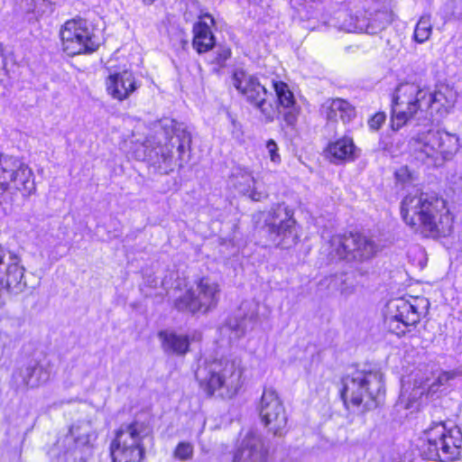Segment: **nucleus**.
Returning <instances> with one entry per match:
<instances>
[{"label": "nucleus", "instance_id": "f257e3e1", "mask_svg": "<svg viewBox=\"0 0 462 462\" xmlns=\"http://www.w3.org/2000/svg\"><path fill=\"white\" fill-rule=\"evenodd\" d=\"M401 216L407 226L427 237L446 236L452 229L453 217L446 200L422 192L403 198Z\"/></svg>", "mask_w": 462, "mask_h": 462}, {"label": "nucleus", "instance_id": "f03ea898", "mask_svg": "<svg viewBox=\"0 0 462 462\" xmlns=\"http://www.w3.org/2000/svg\"><path fill=\"white\" fill-rule=\"evenodd\" d=\"M339 393L347 410L374 409L384 394L383 375L379 371H355L341 379Z\"/></svg>", "mask_w": 462, "mask_h": 462}, {"label": "nucleus", "instance_id": "7ed1b4c3", "mask_svg": "<svg viewBox=\"0 0 462 462\" xmlns=\"http://www.w3.org/2000/svg\"><path fill=\"white\" fill-rule=\"evenodd\" d=\"M221 293L218 282L211 277H202L194 285L185 278L175 281V309L191 314H205L216 308Z\"/></svg>", "mask_w": 462, "mask_h": 462}, {"label": "nucleus", "instance_id": "20e7f679", "mask_svg": "<svg viewBox=\"0 0 462 462\" xmlns=\"http://www.w3.org/2000/svg\"><path fill=\"white\" fill-rule=\"evenodd\" d=\"M427 87L412 82L399 84L392 97L391 125L399 130L412 119L427 118Z\"/></svg>", "mask_w": 462, "mask_h": 462}, {"label": "nucleus", "instance_id": "39448f33", "mask_svg": "<svg viewBox=\"0 0 462 462\" xmlns=\"http://www.w3.org/2000/svg\"><path fill=\"white\" fill-rule=\"evenodd\" d=\"M420 441V452L425 458L454 461L462 449V431L458 427L448 429L445 423L435 422L424 430Z\"/></svg>", "mask_w": 462, "mask_h": 462}, {"label": "nucleus", "instance_id": "423d86ee", "mask_svg": "<svg viewBox=\"0 0 462 462\" xmlns=\"http://www.w3.org/2000/svg\"><path fill=\"white\" fill-rule=\"evenodd\" d=\"M150 432L149 427L141 421L122 425L110 444L112 462H143V440Z\"/></svg>", "mask_w": 462, "mask_h": 462}, {"label": "nucleus", "instance_id": "0eeeda50", "mask_svg": "<svg viewBox=\"0 0 462 462\" xmlns=\"http://www.w3.org/2000/svg\"><path fill=\"white\" fill-rule=\"evenodd\" d=\"M412 145L416 157L429 164H437L450 159L460 148L459 139L456 134L439 129L419 134Z\"/></svg>", "mask_w": 462, "mask_h": 462}, {"label": "nucleus", "instance_id": "6e6552de", "mask_svg": "<svg viewBox=\"0 0 462 462\" xmlns=\"http://www.w3.org/2000/svg\"><path fill=\"white\" fill-rule=\"evenodd\" d=\"M430 307L424 297L399 298L387 304L385 323L392 333L402 336L409 327L415 326Z\"/></svg>", "mask_w": 462, "mask_h": 462}, {"label": "nucleus", "instance_id": "1a4fd4ad", "mask_svg": "<svg viewBox=\"0 0 462 462\" xmlns=\"http://www.w3.org/2000/svg\"><path fill=\"white\" fill-rule=\"evenodd\" d=\"M0 190L28 197L36 190L32 169L20 158L0 154Z\"/></svg>", "mask_w": 462, "mask_h": 462}, {"label": "nucleus", "instance_id": "9d476101", "mask_svg": "<svg viewBox=\"0 0 462 462\" xmlns=\"http://www.w3.org/2000/svg\"><path fill=\"white\" fill-rule=\"evenodd\" d=\"M243 368L238 358L221 360L212 365L208 377L200 378V372L197 374L201 385H205L211 394L219 390L228 398L235 396L242 387Z\"/></svg>", "mask_w": 462, "mask_h": 462}, {"label": "nucleus", "instance_id": "9b49d317", "mask_svg": "<svg viewBox=\"0 0 462 462\" xmlns=\"http://www.w3.org/2000/svg\"><path fill=\"white\" fill-rule=\"evenodd\" d=\"M60 34L62 49L69 56L91 53L99 46L88 22L81 18L67 21L61 27Z\"/></svg>", "mask_w": 462, "mask_h": 462}, {"label": "nucleus", "instance_id": "f8f14e48", "mask_svg": "<svg viewBox=\"0 0 462 462\" xmlns=\"http://www.w3.org/2000/svg\"><path fill=\"white\" fill-rule=\"evenodd\" d=\"M232 84L248 102L260 109L266 122L273 120L275 110L266 103L267 90L257 78L244 70H236L232 77Z\"/></svg>", "mask_w": 462, "mask_h": 462}, {"label": "nucleus", "instance_id": "ddd939ff", "mask_svg": "<svg viewBox=\"0 0 462 462\" xmlns=\"http://www.w3.org/2000/svg\"><path fill=\"white\" fill-rule=\"evenodd\" d=\"M332 245L336 246L335 251L338 257L359 262L372 259L377 252L374 242L358 233L334 236Z\"/></svg>", "mask_w": 462, "mask_h": 462}, {"label": "nucleus", "instance_id": "4468645a", "mask_svg": "<svg viewBox=\"0 0 462 462\" xmlns=\"http://www.w3.org/2000/svg\"><path fill=\"white\" fill-rule=\"evenodd\" d=\"M269 449L256 430H242L232 451V462H267Z\"/></svg>", "mask_w": 462, "mask_h": 462}, {"label": "nucleus", "instance_id": "2eb2a0df", "mask_svg": "<svg viewBox=\"0 0 462 462\" xmlns=\"http://www.w3.org/2000/svg\"><path fill=\"white\" fill-rule=\"evenodd\" d=\"M259 411L263 422L269 430L274 435H282L287 425V418L282 403L273 389L263 390Z\"/></svg>", "mask_w": 462, "mask_h": 462}, {"label": "nucleus", "instance_id": "dca6fc26", "mask_svg": "<svg viewBox=\"0 0 462 462\" xmlns=\"http://www.w3.org/2000/svg\"><path fill=\"white\" fill-rule=\"evenodd\" d=\"M295 223L293 211L284 204L273 207L265 219L268 232L277 245L292 235Z\"/></svg>", "mask_w": 462, "mask_h": 462}, {"label": "nucleus", "instance_id": "f3484780", "mask_svg": "<svg viewBox=\"0 0 462 462\" xmlns=\"http://www.w3.org/2000/svg\"><path fill=\"white\" fill-rule=\"evenodd\" d=\"M232 187L253 201H262L269 196L268 190L259 183L248 168L236 167L230 177Z\"/></svg>", "mask_w": 462, "mask_h": 462}, {"label": "nucleus", "instance_id": "a211bd4d", "mask_svg": "<svg viewBox=\"0 0 462 462\" xmlns=\"http://www.w3.org/2000/svg\"><path fill=\"white\" fill-rule=\"evenodd\" d=\"M5 254L0 249V291L7 290L12 293H19L24 288L23 283L24 269L20 265V259L11 254L7 261L4 260Z\"/></svg>", "mask_w": 462, "mask_h": 462}, {"label": "nucleus", "instance_id": "6ab92c4d", "mask_svg": "<svg viewBox=\"0 0 462 462\" xmlns=\"http://www.w3.org/2000/svg\"><path fill=\"white\" fill-rule=\"evenodd\" d=\"M428 116L448 115L457 101V93L448 87L432 90L427 87Z\"/></svg>", "mask_w": 462, "mask_h": 462}, {"label": "nucleus", "instance_id": "aec40b11", "mask_svg": "<svg viewBox=\"0 0 462 462\" xmlns=\"http://www.w3.org/2000/svg\"><path fill=\"white\" fill-rule=\"evenodd\" d=\"M106 86L107 93L119 101L128 98L138 88L133 73L128 70L110 74Z\"/></svg>", "mask_w": 462, "mask_h": 462}, {"label": "nucleus", "instance_id": "412c9836", "mask_svg": "<svg viewBox=\"0 0 462 462\" xmlns=\"http://www.w3.org/2000/svg\"><path fill=\"white\" fill-rule=\"evenodd\" d=\"M17 375L26 387L37 388L49 381L51 376L50 365L31 360L19 370Z\"/></svg>", "mask_w": 462, "mask_h": 462}, {"label": "nucleus", "instance_id": "4be33fe9", "mask_svg": "<svg viewBox=\"0 0 462 462\" xmlns=\"http://www.w3.org/2000/svg\"><path fill=\"white\" fill-rule=\"evenodd\" d=\"M213 24V17L205 14L199 16V21L194 25L193 47L198 52H206L214 46L215 39L211 32Z\"/></svg>", "mask_w": 462, "mask_h": 462}, {"label": "nucleus", "instance_id": "5701e85b", "mask_svg": "<svg viewBox=\"0 0 462 462\" xmlns=\"http://www.w3.org/2000/svg\"><path fill=\"white\" fill-rule=\"evenodd\" d=\"M430 396L431 394L428 393L425 381L421 378H415L411 389L410 386H403L400 395V403L405 409L417 408L424 404Z\"/></svg>", "mask_w": 462, "mask_h": 462}, {"label": "nucleus", "instance_id": "b1692460", "mask_svg": "<svg viewBox=\"0 0 462 462\" xmlns=\"http://www.w3.org/2000/svg\"><path fill=\"white\" fill-rule=\"evenodd\" d=\"M322 111L329 121H337L339 118L344 123H348L356 116L355 107L341 98L326 101L322 106Z\"/></svg>", "mask_w": 462, "mask_h": 462}, {"label": "nucleus", "instance_id": "393cba45", "mask_svg": "<svg viewBox=\"0 0 462 462\" xmlns=\"http://www.w3.org/2000/svg\"><path fill=\"white\" fill-rule=\"evenodd\" d=\"M175 138L178 139L177 151L180 167L189 162L191 158V133L184 126L175 127Z\"/></svg>", "mask_w": 462, "mask_h": 462}, {"label": "nucleus", "instance_id": "a878e982", "mask_svg": "<svg viewBox=\"0 0 462 462\" xmlns=\"http://www.w3.org/2000/svg\"><path fill=\"white\" fill-rule=\"evenodd\" d=\"M356 147L353 140L344 137L332 143L328 147V155L335 161L352 160L354 158Z\"/></svg>", "mask_w": 462, "mask_h": 462}, {"label": "nucleus", "instance_id": "bb28decb", "mask_svg": "<svg viewBox=\"0 0 462 462\" xmlns=\"http://www.w3.org/2000/svg\"><path fill=\"white\" fill-rule=\"evenodd\" d=\"M69 433L79 446L90 445L97 439V435L88 421L73 424L69 429Z\"/></svg>", "mask_w": 462, "mask_h": 462}, {"label": "nucleus", "instance_id": "cd10ccee", "mask_svg": "<svg viewBox=\"0 0 462 462\" xmlns=\"http://www.w3.org/2000/svg\"><path fill=\"white\" fill-rule=\"evenodd\" d=\"M390 23L389 15L386 13L379 12L368 23H359L355 26V32H364L369 34H375L384 29Z\"/></svg>", "mask_w": 462, "mask_h": 462}, {"label": "nucleus", "instance_id": "c85d7f7f", "mask_svg": "<svg viewBox=\"0 0 462 462\" xmlns=\"http://www.w3.org/2000/svg\"><path fill=\"white\" fill-rule=\"evenodd\" d=\"M273 88L276 92L279 104L283 108H290L292 106V105H295L294 95L286 83L282 81H274Z\"/></svg>", "mask_w": 462, "mask_h": 462}, {"label": "nucleus", "instance_id": "c756f323", "mask_svg": "<svg viewBox=\"0 0 462 462\" xmlns=\"http://www.w3.org/2000/svg\"><path fill=\"white\" fill-rule=\"evenodd\" d=\"M432 32V24L429 15L420 17L416 24L413 38L419 43H423L428 41Z\"/></svg>", "mask_w": 462, "mask_h": 462}, {"label": "nucleus", "instance_id": "7c9ffc66", "mask_svg": "<svg viewBox=\"0 0 462 462\" xmlns=\"http://www.w3.org/2000/svg\"><path fill=\"white\" fill-rule=\"evenodd\" d=\"M457 376V373L451 372H441L431 383H429V380L425 381L426 385L428 387V393H430L431 396L438 393L441 386L448 383L449 381L454 380Z\"/></svg>", "mask_w": 462, "mask_h": 462}, {"label": "nucleus", "instance_id": "2f4dec72", "mask_svg": "<svg viewBox=\"0 0 462 462\" xmlns=\"http://www.w3.org/2000/svg\"><path fill=\"white\" fill-rule=\"evenodd\" d=\"M243 307L245 309L249 307V309H250V311L247 314H245V319L241 322L236 323L235 325H233L231 322L229 323V326L233 329H235L239 336L245 334V332L246 330V328H247L246 321L247 320L253 321L255 319V316H256V308H255V305L254 303H252V302H245V303L243 304Z\"/></svg>", "mask_w": 462, "mask_h": 462}, {"label": "nucleus", "instance_id": "473e14b6", "mask_svg": "<svg viewBox=\"0 0 462 462\" xmlns=\"http://www.w3.org/2000/svg\"><path fill=\"white\" fill-rule=\"evenodd\" d=\"M162 342V347L167 353L173 352V332L171 330H162L158 333Z\"/></svg>", "mask_w": 462, "mask_h": 462}, {"label": "nucleus", "instance_id": "72a5a7b5", "mask_svg": "<svg viewBox=\"0 0 462 462\" xmlns=\"http://www.w3.org/2000/svg\"><path fill=\"white\" fill-rule=\"evenodd\" d=\"M193 456V447L190 443L181 442L175 448V457L180 460L190 459Z\"/></svg>", "mask_w": 462, "mask_h": 462}, {"label": "nucleus", "instance_id": "f704fd0d", "mask_svg": "<svg viewBox=\"0 0 462 462\" xmlns=\"http://www.w3.org/2000/svg\"><path fill=\"white\" fill-rule=\"evenodd\" d=\"M286 111L283 113L284 121L288 125H295L298 121L300 108L295 105H292L290 108H284Z\"/></svg>", "mask_w": 462, "mask_h": 462}, {"label": "nucleus", "instance_id": "c9c22d12", "mask_svg": "<svg viewBox=\"0 0 462 462\" xmlns=\"http://www.w3.org/2000/svg\"><path fill=\"white\" fill-rule=\"evenodd\" d=\"M266 150L271 162L274 164H279L282 159L280 153L278 152L277 143L272 139L268 140L266 143Z\"/></svg>", "mask_w": 462, "mask_h": 462}, {"label": "nucleus", "instance_id": "e433bc0d", "mask_svg": "<svg viewBox=\"0 0 462 462\" xmlns=\"http://www.w3.org/2000/svg\"><path fill=\"white\" fill-rule=\"evenodd\" d=\"M386 114L378 112L374 114L368 121V125L371 130L377 131L385 123Z\"/></svg>", "mask_w": 462, "mask_h": 462}, {"label": "nucleus", "instance_id": "4c0bfd02", "mask_svg": "<svg viewBox=\"0 0 462 462\" xmlns=\"http://www.w3.org/2000/svg\"><path fill=\"white\" fill-rule=\"evenodd\" d=\"M189 341L186 336H175V354H184L189 349Z\"/></svg>", "mask_w": 462, "mask_h": 462}, {"label": "nucleus", "instance_id": "58836bf2", "mask_svg": "<svg viewBox=\"0 0 462 462\" xmlns=\"http://www.w3.org/2000/svg\"><path fill=\"white\" fill-rule=\"evenodd\" d=\"M396 179L402 182L411 180V174L406 167L400 168L395 173Z\"/></svg>", "mask_w": 462, "mask_h": 462}, {"label": "nucleus", "instance_id": "ea45409f", "mask_svg": "<svg viewBox=\"0 0 462 462\" xmlns=\"http://www.w3.org/2000/svg\"><path fill=\"white\" fill-rule=\"evenodd\" d=\"M3 64H4L3 46L0 43V68L3 66Z\"/></svg>", "mask_w": 462, "mask_h": 462}, {"label": "nucleus", "instance_id": "a19ab883", "mask_svg": "<svg viewBox=\"0 0 462 462\" xmlns=\"http://www.w3.org/2000/svg\"><path fill=\"white\" fill-rule=\"evenodd\" d=\"M230 56V51H225L223 59L226 60Z\"/></svg>", "mask_w": 462, "mask_h": 462}, {"label": "nucleus", "instance_id": "79ce46f5", "mask_svg": "<svg viewBox=\"0 0 462 462\" xmlns=\"http://www.w3.org/2000/svg\"><path fill=\"white\" fill-rule=\"evenodd\" d=\"M143 2L145 4H152L153 2V0H143Z\"/></svg>", "mask_w": 462, "mask_h": 462}, {"label": "nucleus", "instance_id": "37998d69", "mask_svg": "<svg viewBox=\"0 0 462 462\" xmlns=\"http://www.w3.org/2000/svg\"><path fill=\"white\" fill-rule=\"evenodd\" d=\"M174 145H178V140L174 141Z\"/></svg>", "mask_w": 462, "mask_h": 462}, {"label": "nucleus", "instance_id": "c03bdc74", "mask_svg": "<svg viewBox=\"0 0 462 462\" xmlns=\"http://www.w3.org/2000/svg\"><path fill=\"white\" fill-rule=\"evenodd\" d=\"M174 145H178V140L174 141Z\"/></svg>", "mask_w": 462, "mask_h": 462}]
</instances>
